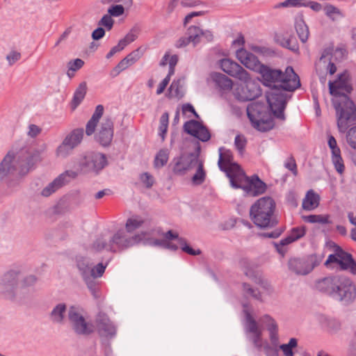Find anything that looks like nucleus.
<instances>
[{
    "label": "nucleus",
    "mask_w": 356,
    "mask_h": 356,
    "mask_svg": "<svg viewBox=\"0 0 356 356\" xmlns=\"http://www.w3.org/2000/svg\"><path fill=\"white\" fill-rule=\"evenodd\" d=\"M184 131L199 140L205 143L209 141L211 138V134L208 127L195 120H190L186 121L183 126Z\"/></svg>",
    "instance_id": "obj_13"
},
{
    "label": "nucleus",
    "mask_w": 356,
    "mask_h": 356,
    "mask_svg": "<svg viewBox=\"0 0 356 356\" xmlns=\"http://www.w3.org/2000/svg\"><path fill=\"white\" fill-rule=\"evenodd\" d=\"M76 267L83 278L90 276V266L89 261L84 257H76Z\"/></svg>",
    "instance_id": "obj_36"
},
{
    "label": "nucleus",
    "mask_w": 356,
    "mask_h": 356,
    "mask_svg": "<svg viewBox=\"0 0 356 356\" xmlns=\"http://www.w3.org/2000/svg\"><path fill=\"white\" fill-rule=\"evenodd\" d=\"M143 55V50L141 47H138L136 49L129 53L125 58L129 63L131 65L137 62Z\"/></svg>",
    "instance_id": "obj_51"
},
{
    "label": "nucleus",
    "mask_w": 356,
    "mask_h": 356,
    "mask_svg": "<svg viewBox=\"0 0 356 356\" xmlns=\"http://www.w3.org/2000/svg\"><path fill=\"white\" fill-rule=\"evenodd\" d=\"M239 265L248 277L256 284L265 286L266 282L262 277V273L257 269L254 263L248 258H242L239 261Z\"/></svg>",
    "instance_id": "obj_20"
},
{
    "label": "nucleus",
    "mask_w": 356,
    "mask_h": 356,
    "mask_svg": "<svg viewBox=\"0 0 356 356\" xmlns=\"http://www.w3.org/2000/svg\"><path fill=\"white\" fill-rule=\"evenodd\" d=\"M276 208L275 200L269 196H266L257 200L250 207V210L264 213H274Z\"/></svg>",
    "instance_id": "obj_22"
},
{
    "label": "nucleus",
    "mask_w": 356,
    "mask_h": 356,
    "mask_svg": "<svg viewBox=\"0 0 356 356\" xmlns=\"http://www.w3.org/2000/svg\"><path fill=\"white\" fill-rule=\"evenodd\" d=\"M346 138L350 147L356 149V126L348 129L346 133Z\"/></svg>",
    "instance_id": "obj_55"
},
{
    "label": "nucleus",
    "mask_w": 356,
    "mask_h": 356,
    "mask_svg": "<svg viewBox=\"0 0 356 356\" xmlns=\"http://www.w3.org/2000/svg\"><path fill=\"white\" fill-rule=\"evenodd\" d=\"M243 170L241 168V170H230V171H227L225 172L226 176L229 179V183L231 184V180L234 181L236 184H243L245 182V176L243 175Z\"/></svg>",
    "instance_id": "obj_42"
},
{
    "label": "nucleus",
    "mask_w": 356,
    "mask_h": 356,
    "mask_svg": "<svg viewBox=\"0 0 356 356\" xmlns=\"http://www.w3.org/2000/svg\"><path fill=\"white\" fill-rule=\"evenodd\" d=\"M330 216L326 215H317L311 214L308 216H302V218L305 222L309 223H321V224H332V221L330 220Z\"/></svg>",
    "instance_id": "obj_35"
},
{
    "label": "nucleus",
    "mask_w": 356,
    "mask_h": 356,
    "mask_svg": "<svg viewBox=\"0 0 356 356\" xmlns=\"http://www.w3.org/2000/svg\"><path fill=\"white\" fill-rule=\"evenodd\" d=\"M241 83L238 84L234 90V96L241 102L254 100L261 95L262 91L259 83L252 80L250 74L245 79H239Z\"/></svg>",
    "instance_id": "obj_10"
},
{
    "label": "nucleus",
    "mask_w": 356,
    "mask_h": 356,
    "mask_svg": "<svg viewBox=\"0 0 356 356\" xmlns=\"http://www.w3.org/2000/svg\"><path fill=\"white\" fill-rule=\"evenodd\" d=\"M250 217L253 223L260 229H271L275 227L279 223L277 216L272 213L250 210Z\"/></svg>",
    "instance_id": "obj_17"
},
{
    "label": "nucleus",
    "mask_w": 356,
    "mask_h": 356,
    "mask_svg": "<svg viewBox=\"0 0 356 356\" xmlns=\"http://www.w3.org/2000/svg\"><path fill=\"white\" fill-rule=\"evenodd\" d=\"M83 279L94 298L98 299L99 298V289L97 285V282L94 280L95 278L88 276Z\"/></svg>",
    "instance_id": "obj_43"
},
{
    "label": "nucleus",
    "mask_w": 356,
    "mask_h": 356,
    "mask_svg": "<svg viewBox=\"0 0 356 356\" xmlns=\"http://www.w3.org/2000/svg\"><path fill=\"white\" fill-rule=\"evenodd\" d=\"M169 159V150L167 148L161 149L156 154L154 160V167L159 169L165 165Z\"/></svg>",
    "instance_id": "obj_33"
},
{
    "label": "nucleus",
    "mask_w": 356,
    "mask_h": 356,
    "mask_svg": "<svg viewBox=\"0 0 356 356\" xmlns=\"http://www.w3.org/2000/svg\"><path fill=\"white\" fill-rule=\"evenodd\" d=\"M84 134L83 128L73 129L67 134L62 143L57 147L56 154L59 156L66 157L82 141Z\"/></svg>",
    "instance_id": "obj_12"
},
{
    "label": "nucleus",
    "mask_w": 356,
    "mask_h": 356,
    "mask_svg": "<svg viewBox=\"0 0 356 356\" xmlns=\"http://www.w3.org/2000/svg\"><path fill=\"white\" fill-rule=\"evenodd\" d=\"M179 245L181 250L191 256H197L200 255L202 254V251L200 249L195 250L193 249L188 243L185 238H179Z\"/></svg>",
    "instance_id": "obj_41"
},
{
    "label": "nucleus",
    "mask_w": 356,
    "mask_h": 356,
    "mask_svg": "<svg viewBox=\"0 0 356 356\" xmlns=\"http://www.w3.org/2000/svg\"><path fill=\"white\" fill-rule=\"evenodd\" d=\"M69 181L70 180H65V174H60L42 189L41 195L44 197H49Z\"/></svg>",
    "instance_id": "obj_26"
},
{
    "label": "nucleus",
    "mask_w": 356,
    "mask_h": 356,
    "mask_svg": "<svg viewBox=\"0 0 356 356\" xmlns=\"http://www.w3.org/2000/svg\"><path fill=\"white\" fill-rule=\"evenodd\" d=\"M91 154L85 156L80 162L81 170L84 173H87L88 172H93V163L91 162Z\"/></svg>",
    "instance_id": "obj_50"
},
{
    "label": "nucleus",
    "mask_w": 356,
    "mask_h": 356,
    "mask_svg": "<svg viewBox=\"0 0 356 356\" xmlns=\"http://www.w3.org/2000/svg\"><path fill=\"white\" fill-rule=\"evenodd\" d=\"M247 143L248 140L244 135L238 134L236 136L234 139V146L238 152L239 154H243Z\"/></svg>",
    "instance_id": "obj_45"
},
{
    "label": "nucleus",
    "mask_w": 356,
    "mask_h": 356,
    "mask_svg": "<svg viewBox=\"0 0 356 356\" xmlns=\"http://www.w3.org/2000/svg\"><path fill=\"white\" fill-rule=\"evenodd\" d=\"M298 346V339L291 338L287 343L281 344L279 347L284 356H294L293 349Z\"/></svg>",
    "instance_id": "obj_39"
},
{
    "label": "nucleus",
    "mask_w": 356,
    "mask_h": 356,
    "mask_svg": "<svg viewBox=\"0 0 356 356\" xmlns=\"http://www.w3.org/2000/svg\"><path fill=\"white\" fill-rule=\"evenodd\" d=\"M350 72L345 70L337 74V79L328 82L330 94L340 99H332L337 115V127L341 132L348 129V122L356 121V106L349 95L353 90Z\"/></svg>",
    "instance_id": "obj_1"
},
{
    "label": "nucleus",
    "mask_w": 356,
    "mask_h": 356,
    "mask_svg": "<svg viewBox=\"0 0 356 356\" xmlns=\"http://www.w3.org/2000/svg\"><path fill=\"white\" fill-rule=\"evenodd\" d=\"M22 271L19 268L10 269L0 278V295L6 300L16 299Z\"/></svg>",
    "instance_id": "obj_9"
},
{
    "label": "nucleus",
    "mask_w": 356,
    "mask_h": 356,
    "mask_svg": "<svg viewBox=\"0 0 356 356\" xmlns=\"http://www.w3.org/2000/svg\"><path fill=\"white\" fill-rule=\"evenodd\" d=\"M268 331L269 332V337L272 346L277 347L279 343L278 325H273L272 329L268 330Z\"/></svg>",
    "instance_id": "obj_63"
},
{
    "label": "nucleus",
    "mask_w": 356,
    "mask_h": 356,
    "mask_svg": "<svg viewBox=\"0 0 356 356\" xmlns=\"http://www.w3.org/2000/svg\"><path fill=\"white\" fill-rule=\"evenodd\" d=\"M339 252H341L339 264L340 268L343 270H349L352 274L356 275V261L353 259V255L343 249Z\"/></svg>",
    "instance_id": "obj_24"
},
{
    "label": "nucleus",
    "mask_w": 356,
    "mask_h": 356,
    "mask_svg": "<svg viewBox=\"0 0 356 356\" xmlns=\"http://www.w3.org/2000/svg\"><path fill=\"white\" fill-rule=\"evenodd\" d=\"M294 26L300 41L303 43L306 42L308 40L309 31L302 14H299L296 17Z\"/></svg>",
    "instance_id": "obj_25"
},
{
    "label": "nucleus",
    "mask_w": 356,
    "mask_h": 356,
    "mask_svg": "<svg viewBox=\"0 0 356 356\" xmlns=\"http://www.w3.org/2000/svg\"><path fill=\"white\" fill-rule=\"evenodd\" d=\"M334 246L335 248L334 254H330L328 256L325 262L324 263V265L326 267H328L329 265L331 264H339V260H340V257H341V252L339 251L342 250V248L340 247L339 245L335 244L334 243Z\"/></svg>",
    "instance_id": "obj_44"
},
{
    "label": "nucleus",
    "mask_w": 356,
    "mask_h": 356,
    "mask_svg": "<svg viewBox=\"0 0 356 356\" xmlns=\"http://www.w3.org/2000/svg\"><path fill=\"white\" fill-rule=\"evenodd\" d=\"M129 66H131L125 57L121 60L118 64L113 69L111 74L113 76H118L122 71L126 70Z\"/></svg>",
    "instance_id": "obj_60"
},
{
    "label": "nucleus",
    "mask_w": 356,
    "mask_h": 356,
    "mask_svg": "<svg viewBox=\"0 0 356 356\" xmlns=\"http://www.w3.org/2000/svg\"><path fill=\"white\" fill-rule=\"evenodd\" d=\"M325 325H323V326L330 332H336L341 328L340 322L335 318H325Z\"/></svg>",
    "instance_id": "obj_53"
},
{
    "label": "nucleus",
    "mask_w": 356,
    "mask_h": 356,
    "mask_svg": "<svg viewBox=\"0 0 356 356\" xmlns=\"http://www.w3.org/2000/svg\"><path fill=\"white\" fill-rule=\"evenodd\" d=\"M107 12L111 17H118L124 14V8L121 4H113L108 8Z\"/></svg>",
    "instance_id": "obj_56"
},
{
    "label": "nucleus",
    "mask_w": 356,
    "mask_h": 356,
    "mask_svg": "<svg viewBox=\"0 0 356 356\" xmlns=\"http://www.w3.org/2000/svg\"><path fill=\"white\" fill-rule=\"evenodd\" d=\"M139 29L136 26L133 27L130 32L128 33L124 38L121 39L120 41L123 42L124 47H127L131 42L135 41L137 38V33L138 32Z\"/></svg>",
    "instance_id": "obj_54"
},
{
    "label": "nucleus",
    "mask_w": 356,
    "mask_h": 356,
    "mask_svg": "<svg viewBox=\"0 0 356 356\" xmlns=\"http://www.w3.org/2000/svg\"><path fill=\"white\" fill-rule=\"evenodd\" d=\"M144 222L145 220L138 216L133 218H129L127 219L125 225L126 230L129 233L133 232L141 227Z\"/></svg>",
    "instance_id": "obj_40"
},
{
    "label": "nucleus",
    "mask_w": 356,
    "mask_h": 356,
    "mask_svg": "<svg viewBox=\"0 0 356 356\" xmlns=\"http://www.w3.org/2000/svg\"><path fill=\"white\" fill-rule=\"evenodd\" d=\"M275 40L281 47L288 49L297 54H300L299 44L293 36L290 35L289 38H285L282 34H276L275 35Z\"/></svg>",
    "instance_id": "obj_23"
},
{
    "label": "nucleus",
    "mask_w": 356,
    "mask_h": 356,
    "mask_svg": "<svg viewBox=\"0 0 356 356\" xmlns=\"http://www.w3.org/2000/svg\"><path fill=\"white\" fill-rule=\"evenodd\" d=\"M106 264L99 263L94 268H90V276L96 278L101 277L105 272Z\"/></svg>",
    "instance_id": "obj_57"
},
{
    "label": "nucleus",
    "mask_w": 356,
    "mask_h": 356,
    "mask_svg": "<svg viewBox=\"0 0 356 356\" xmlns=\"http://www.w3.org/2000/svg\"><path fill=\"white\" fill-rule=\"evenodd\" d=\"M284 227H279L274 229L270 232H261L259 233L258 235L264 238H277L284 232Z\"/></svg>",
    "instance_id": "obj_58"
},
{
    "label": "nucleus",
    "mask_w": 356,
    "mask_h": 356,
    "mask_svg": "<svg viewBox=\"0 0 356 356\" xmlns=\"http://www.w3.org/2000/svg\"><path fill=\"white\" fill-rule=\"evenodd\" d=\"M68 318L72 324V328L76 334L79 335H89L93 332V325L86 321L84 317L76 311L74 306L70 307Z\"/></svg>",
    "instance_id": "obj_14"
},
{
    "label": "nucleus",
    "mask_w": 356,
    "mask_h": 356,
    "mask_svg": "<svg viewBox=\"0 0 356 356\" xmlns=\"http://www.w3.org/2000/svg\"><path fill=\"white\" fill-rule=\"evenodd\" d=\"M169 124V114L168 112L163 113L159 120V135L161 138V141L163 142L165 135L168 131Z\"/></svg>",
    "instance_id": "obj_37"
},
{
    "label": "nucleus",
    "mask_w": 356,
    "mask_h": 356,
    "mask_svg": "<svg viewBox=\"0 0 356 356\" xmlns=\"http://www.w3.org/2000/svg\"><path fill=\"white\" fill-rule=\"evenodd\" d=\"M201 34H202V29L194 25L190 26L186 32V35L188 36L194 47L201 42Z\"/></svg>",
    "instance_id": "obj_34"
},
{
    "label": "nucleus",
    "mask_w": 356,
    "mask_h": 356,
    "mask_svg": "<svg viewBox=\"0 0 356 356\" xmlns=\"http://www.w3.org/2000/svg\"><path fill=\"white\" fill-rule=\"evenodd\" d=\"M247 58L245 59V61L243 65H244L246 67L254 70L257 65H261L257 58L254 54L250 52V54H247Z\"/></svg>",
    "instance_id": "obj_49"
},
{
    "label": "nucleus",
    "mask_w": 356,
    "mask_h": 356,
    "mask_svg": "<svg viewBox=\"0 0 356 356\" xmlns=\"http://www.w3.org/2000/svg\"><path fill=\"white\" fill-rule=\"evenodd\" d=\"M320 200V195L310 189L302 201V207L305 211H312L318 207Z\"/></svg>",
    "instance_id": "obj_27"
},
{
    "label": "nucleus",
    "mask_w": 356,
    "mask_h": 356,
    "mask_svg": "<svg viewBox=\"0 0 356 356\" xmlns=\"http://www.w3.org/2000/svg\"><path fill=\"white\" fill-rule=\"evenodd\" d=\"M171 164L173 173L179 176L184 175L196 165L186 153H181L179 156L175 157Z\"/></svg>",
    "instance_id": "obj_21"
},
{
    "label": "nucleus",
    "mask_w": 356,
    "mask_h": 356,
    "mask_svg": "<svg viewBox=\"0 0 356 356\" xmlns=\"http://www.w3.org/2000/svg\"><path fill=\"white\" fill-rule=\"evenodd\" d=\"M221 70L228 75L237 79H245L248 75L242 66L229 58H222L219 60Z\"/></svg>",
    "instance_id": "obj_18"
},
{
    "label": "nucleus",
    "mask_w": 356,
    "mask_h": 356,
    "mask_svg": "<svg viewBox=\"0 0 356 356\" xmlns=\"http://www.w3.org/2000/svg\"><path fill=\"white\" fill-rule=\"evenodd\" d=\"M259 72L261 76V82L270 89L277 87L284 91L293 92L301 86L299 76L291 66H287L283 72L280 69L261 64Z\"/></svg>",
    "instance_id": "obj_3"
},
{
    "label": "nucleus",
    "mask_w": 356,
    "mask_h": 356,
    "mask_svg": "<svg viewBox=\"0 0 356 356\" xmlns=\"http://www.w3.org/2000/svg\"><path fill=\"white\" fill-rule=\"evenodd\" d=\"M14 154L8 152L0 163V181L15 176L18 170V177H22L31 170L34 165L41 161V152L38 149L21 153L17 160V166L12 165Z\"/></svg>",
    "instance_id": "obj_4"
},
{
    "label": "nucleus",
    "mask_w": 356,
    "mask_h": 356,
    "mask_svg": "<svg viewBox=\"0 0 356 356\" xmlns=\"http://www.w3.org/2000/svg\"><path fill=\"white\" fill-rule=\"evenodd\" d=\"M246 113L252 127L258 131L267 132L275 127V118L264 102L254 101L248 104Z\"/></svg>",
    "instance_id": "obj_5"
},
{
    "label": "nucleus",
    "mask_w": 356,
    "mask_h": 356,
    "mask_svg": "<svg viewBox=\"0 0 356 356\" xmlns=\"http://www.w3.org/2000/svg\"><path fill=\"white\" fill-rule=\"evenodd\" d=\"M67 311L65 303L56 305L50 313V318L53 322L62 323L64 320L65 314Z\"/></svg>",
    "instance_id": "obj_32"
},
{
    "label": "nucleus",
    "mask_w": 356,
    "mask_h": 356,
    "mask_svg": "<svg viewBox=\"0 0 356 356\" xmlns=\"http://www.w3.org/2000/svg\"><path fill=\"white\" fill-rule=\"evenodd\" d=\"M211 78L220 90H229L232 88L233 82L226 75L220 72H213L211 74Z\"/></svg>",
    "instance_id": "obj_29"
},
{
    "label": "nucleus",
    "mask_w": 356,
    "mask_h": 356,
    "mask_svg": "<svg viewBox=\"0 0 356 356\" xmlns=\"http://www.w3.org/2000/svg\"><path fill=\"white\" fill-rule=\"evenodd\" d=\"M113 24L114 20L112 19V17L108 13L104 15L98 22L99 26H104L105 29L108 31H110L113 29Z\"/></svg>",
    "instance_id": "obj_59"
},
{
    "label": "nucleus",
    "mask_w": 356,
    "mask_h": 356,
    "mask_svg": "<svg viewBox=\"0 0 356 356\" xmlns=\"http://www.w3.org/2000/svg\"><path fill=\"white\" fill-rule=\"evenodd\" d=\"M246 321V329L250 333H254L259 331H261L258 326V324L255 319L253 318L250 312L246 309H244Z\"/></svg>",
    "instance_id": "obj_38"
},
{
    "label": "nucleus",
    "mask_w": 356,
    "mask_h": 356,
    "mask_svg": "<svg viewBox=\"0 0 356 356\" xmlns=\"http://www.w3.org/2000/svg\"><path fill=\"white\" fill-rule=\"evenodd\" d=\"M87 90L88 87L86 81H83L79 83L74 91L70 103L71 108L72 110H75L81 104L86 97Z\"/></svg>",
    "instance_id": "obj_28"
},
{
    "label": "nucleus",
    "mask_w": 356,
    "mask_h": 356,
    "mask_svg": "<svg viewBox=\"0 0 356 356\" xmlns=\"http://www.w3.org/2000/svg\"><path fill=\"white\" fill-rule=\"evenodd\" d=\"M140 180L147 188H152L154 184V178L149 172H143L140 175Z\"/></svg>",
    "instance_id": "obj_64"
},
{
    "label": "nucleus",
    "mask_w": 356,
    "mask_h": 356,
    "mask_svg": "<svg viewBox=\"0 0 356 356\" xmlns=\"http://www.w3.org/2000/svg\"><path fill=\"white\" fill-rule=\"evenodd\" d=\"M243 291L253 298L260 302H263L262 296L261 292L257 289H253L250 284L243 282Z\"/></svg>",
    "instance_id": "obj_46"
},
{
    "label": "nucleus",
    "mask_w": 356,
    "mask_h": 356,
    "mask_svg": "<svg viewBox=\"0 0 356 356\" xmlns=\"http://www.w3.org/2000/svg\"><path fill=\"white\" fill-rule=\"evenodd\" d=\"M245 176V184H236L231 180V186L235 189H242L245 196L257 197L266 193L267 184L260 179L258 175L254 174L248 176L243 172Z\"/></svg>",
    "instance_id": "obj_11"
},
{
    "label": "nucleus",
    "mask_w": 356,
    "mask_h": 356,
    "mask_svg": "<svg viewBox=\"0 0 356 356\" xmlns=\"http://www.w3.org/2000/svg\"><path fill=\"white\" fill-rule=\"evenodd\" d=\"M305 0H286L283 2L276 4L274 8L281 7H304Z\"/></svg>",
    "instance_id": "obj_52"
},
{
    "label": "nucleus",
    "mask_w": 356,
    "mask_h": 356,
    "mask_svg": "<svg viewBox=\"0 0 356 356\" xmlns=\"http://www.w3.org/2000/svg\"><path fill=\"white\" fill-rule=\"evenodd\" d=\"M114 134V123L111 118L106 117L101 123L99 131L95 134V140L102 147H109Z\"/></svg>",
    "instance_id": "obj_15"
},
{
    "label": "nucleus",
    "mask_w": 356,
    "mask_h": 356,
    "mask_svg": "<svg viewBox=\"0 0 356 356\" xmlns=\"http://www.w3.org/2000/svg\"><path fill=\"white\" fill-rule=\"evenodd\" d=\"M219 169L224 172L230 170H241V165L234 161L233 153L231 150L225 149L223 147L219 148V159L218 161Z\"/></svg>",
    "instance_id": "obj_19"
},
{
    "label": "nucleus",
    "mask_w": 356,
    "mask_h": 356,
    "mask_svg": "<svg viewBox=\"0 0 356 356\" xmlns=\"http://www.w3.org/2000/svg\"><path fill=\"white\" fill-rule=\"evenodd\" d=\"M307 228L305 226L293 227L291 230V234L295 241L301 238L306 234Z\"/></svg>",
    "instance_id": "obj_61"
},
{
    "label": "nucleus",
    "mask_w": 356,
    "mask_h": 356,
    "mask_svg": "<svg viewBox=\"0 0 356 356\" xmlns=\"http://www.w3.org/2000/svg\"><path fill=\"white\" fill-rule=\"evenodd\" d=\"M196 165L195 172L191 177V183L193 186H200L206 180L207 171L204 168V161L197 163Z\"/></svg>",
    "instance_id": "obj_31"
},
{
    "label": "nucleus",
    "mask_w": 356,
    "mask_h": 356,
    "mask_svg": "<svg viewBox=\"0 0 356 356\" xmlns=\"http://www.w3.org/2000/svg\"><path fill=\"white\" fill-rule=\"evenodd\" d=\"M325 15L332 21L335 20L334 15L343 17L341 10L334 6L327 3L323 8Z\"/></svg>",
    "instance_id": "obj_48"
},
{
    "label": "nucleus",
    "mask_w": 356,
    "mask_h": 356,
    "mask_svg": "<svg viewBox=\"0 0 356 356\" xmlns=\"http://www.w3.org/2000/svg\"><path fill=\"white\" fill-rule=\"evenodd\" d=\"M316 289L345 304L352 302L356 297V287L352 280L343 275H332L318 280Z\"/></svg>",
    "instance_id": "obj_2"
},
{
    "label": "nucleus",
    "mask_w": 356,
    "mask_h": 356,
    "mask_svg": "<svg viewBox=\"0 0 356 356\" xmlns=\"http://www.w3.org/2000/svg\"><path fill=\"white\" fill-rule=\"evenodd\" d=\"M327 145L331 150V157L341 155V149L337 145V140L331 135H327Z\"/></svg>",
    "instance_id": "obj_47"
},
{
    "label": "nucleus",
    "mask_w": 356,
    "mask_h": 356,
    "mask_svg": "<svg viewBox=\"0 0 356 356\" xmlns=\"http://www.w3.org/2000/svg\"><path fill=\"white\" fill-rule=\"evenodd\" d=\"M147 234L146 232H143L140 234H136L131 237H127L125 232L122 229L118 230L107 241L102 236L98 237L93 243L92 248L97 252L104 249L112 252H116L118 250H123L143 240V237Z\"/></svg>",
    "instance_id": "obj_6"
},
{
    "label": "nucleus",
    "mask_w": 356,
    "mask_h": 356,
    "mask_svg": "<svg viewBox=\"0 0 356 356\" xmlns=\"http://www.w3.org/2000/svg\"><path fill=\"white\" fill-rule=\"evenodd\" d=\"M96 325L99 335L107 339L115 337L117 329L110 320L108 315L104 312H99L96 317Z\"/></svg>",
    "instance_id": "obj_16"
},
{
    "label": "nucleus",
    "mask_w": 356,
    "mask_h": 356,
    "mask_svg": "<svg viewBox=\"0 0 356 356\" xmlns=\"http://www.w3.org/2000/svg\"><path fill=\"white\" fill-rule=\"evenodd\" d=\"M284 92L285 91L282 89L274 87V89L266 92V102H265L273 117L282 121L286 120L284 111L287 106L288 99L291 97Z\"/></svg>",
    "instance_id": "obj_7"
},
{
    "label": "nucleus",
    "mask_w": 356,
    "mask_h": 356,
    "mask_svg": "<svg viewBox=\"0 0 356 356\" xmlns=\"http://www.w3.org/2000/svg\"><path fill=\"white\" fill-rule=\"evenodd\" d=\"M91 155V162L93 163V172L99 173L108 165L106 156L100 152L92 153Z\"/></svg>",
    "instance_id": "obj_30"
},
{
    "label": "nucleus",
    "mask_w": 356,
    "mask_h": 356,
    "mask_svg": "<svg viewBox=\"0 0 356 356\" xmlns=\"http://www.w3.org/2000/svg\"><path fill=\"white\" fill-rule=\"evenodd\" d=\"M83 65H84V61L81 58H76V59L70 60L67 64V68H69L70 71H72V72L78 71Z\"/></svg>",
    "instance_id": "obj_62"
},
{
    "label": "nucleus",
    "mask_w": 356,
    "mask_h": 356,
    "mask_svg": "<svg viewBox=\"0 0 356 356\" xmlns=\"http://www.w3.org/2000/svg\"><path fill=\"white\" fill-rule=\"evenodd\" d=\"M324 257V254L314 253L302 257L291 258L288 261V267L296 275H306L321 264Z\"/></svg>",
    "instance_id": "obj_8"
}]
</instances>
